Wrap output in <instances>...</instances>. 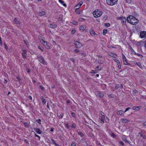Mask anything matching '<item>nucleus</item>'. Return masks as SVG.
Here are the masks:
<instances>
[{
  "mask_svg": "<svg viewBox=\"0 0 146 146\" xmlns=\"http://www.w3.org/2000/svg\"><path fill=\"white\" fill-rule=\"evenodd\" d=\"M133 18H134V17L132 15H129L128 16L126 20L127 22L131 23L133 25H136L138 23V21L137 20H136V22L133 21Z\"/></svg>",
  "mask_w": 146,
  "mask_h": 146,
  "instance_id": "f257e3e1",
  "label": "nucleus"
},
{
  "mask_svg": "<svg viewBox=\"0 0 146 146\" xmlns=\"http://www.w3.org/2000/svg\"><path fill=\"white\" fill-rule=\"evenodd\" d=\"M103 12L98 10H96L93 12V15L94 17L98 18L100 17L102 14Z\"/></svg>",
  "mask_w": 146,
  "mask_h": 146,
  "instance_id": "f03ea898",
  "label": "nucleus"
},
{
  "mask_svg": "<svg viewBox=\"0 0 146 146\" xmlns=\"http://www.w3.org/2000/svg\"><path fill=\"white\" fill-rule=\"evenodd\" d=\"M117 0H106V3L108 5L113 6L116 4Z\"/></svg>",
  "mask_w": 146,
  "mask_h": 146,
  "instance_id": "7ed1b4c3",
  "label": "nucleus"
},
{
  "mask_svg": "<svg viewBox=\"0 0 146 146\" xmlns=\"http://www.w3.org/2000/svg\"><path fill=\"white\" fill-rule=\"evenodd\" d=\"M117 20H121V23L123 24H124L126 23V18L122 16L119 17H117Z\"/></svg>",
  "mask_w": 146,
  "mask_h": 146,
  "instance_id": "20e7f679",
  "label": "nucleus"
},
{
  "mask_svg": "<svg viewBox=\"0 0 146 146\" xmlns=\"http://www.w3.org/2000/svg\"><path fill=\"white\" fill-rule=\"evenodd\" d=\"M38 38L40 40V42L45 46L48 44L46 42L44 41L43 40L42 37L40 36H38Z\"/></svg>",
  "mask_w": 146,
  "mask_h": 146,
  "instance_id": "39448f33",
  "label": "nucleus"
},
{
  "mask_svg": "<svg viewBox=\"0 0 146 146\" xmlns=\"http://www.w3.org/2000/svg\"><path fill=\"white\" fill-rule=\"evenodd\" d=\"M38 60L39 61L42 63L44 64H46V62L43 58L42 56L38 57Z\"/></svg>",
  "mask_w": 146,
  "mask_h": 146,
  "instance_id": "423d86ee",
  "label": "nucleus"
},
{
  "mask_svg": "<svg viewBox=\"0 0 146 146\" xmlns=\"http://www.w3.org/2000/svg\"><path fill=\"white\" fill-rule=\"evenodd\" d=\"M74 44L76 47L77 48H80L82 46V44L80 43L78 41H76L74 43Z\"/></svg>",
  "mask_w": 146,
  "mask_h": 146,
  "instance_id": "0eeeda50",
  "label": "nucleus"
},
{
  "mask_svg": "<svg viewBox=\"0 0 146 146\" xmlns=\"http://www.w3.org/2000/svg\"><path fill=\"white\" fill-rule=\"evenodd\" d=\"M140 36L142 38L146 37V31L141 32L140 33Z\"/></svg>",
  "mask_w": 146,
  "mask_h": 146,
  "instance_id": "6e6552de",
  "label": "nucleus"
},
{
  "mask_svg": "<svg viewBox=\"0 0 146 146\" xmlns=\"http://www.w3.org/2000/svg\"><path fill=\"white\" fill-rule=\"evenodd\" d=\"M27 52V51L26 49L23 50V52L22 53V54L23 58L25 59L26 58Z\"/></svg>",
  "mask_w": 146,
  "mask_h": 146,
  "instance_id": "1a4fd4ad",
  "label": "nucleus"
},
{
  "mask_svg": "<svg viewBox=\"0 0 146 146\" xmlns=\"http://www.w3.org/2000/svg\"><path fill=\"white\" fill-rule=\"evenodd\" d=\"M83 3V2H80L79 3V4L77 5L76 6L74 7V9H77L81 6V5H82Z\"/></svg>",
  "mask_w": 146,
  "mask_h": 146,
  "instance_id": "9d476101",
  "label": "nucleus"
},
{
  "mask_svg": "<svg viewBox=\"0 0 146 146\" xmlns=\"http://www.w3.org/2000/svg\"><path fill=\"white\" fill-rule=\"evenodd\" d=\"M90 33L91 36H95L97 35V34L95 33L94 31L92 29H91L90 31Z\"/></svg>",
  "mask_w": 146,
  "mask_h": 146,
  "instance_id": "9b49d317",
  "label": "nucleus"
},
{
  "mask_svg": "<svg viewBox=\"0 0 146 146\" xmlns=\"http://www.w3.org/2000/svg\"><path fill=\"white\" fill-rule=\"evenodd\" d=\"M97 94L96 95L97 97L100 98H102L104 96V94L103 93H97Z\"/></svg>",
  "mask_w": 146,
  "mask_h": 146,
  "instance_id": "f8f14e48",
  "label": "nucleus"
},
{
  "mask_svg": "<svg viewBox=\"0 0 146 146\" xmlns=\"http://www.w3.org/2000/svg\"><path fill=\"white\" fill-rule=\"evenodd\" d=\"M141 107L140 106H134L133 107V110H139L141 108Z\"/></svg>",
  "mask_w": 146,
  "mask_h": 146,
  "instance_id": "ddd939ff",
  "label": "nucleus"
},
{
  "mask_svg": "<svg viewBox=\"0 0 146 146\" xmlns=\"http://www.w3.org/2000/svg\"><path fill=\"white\" fill-rule=\"evenodd\" d=\"M105 115H104L103 116H102L101 117V118L100 119V122L101 123V124H103L104 123V119H105Z\"/></svg>",
  "mask_w": 146,
  "mask_h": 146,
  "instance_id": "4468645a",
  "label": "nucleus"
},
{
  "mask_svg": "<svg viewBox=\"0 0 146 146\" xmlns=\"http://www.w3.org/2000/svg\"><path fill=\"white\" fill-rule=\"evenodd\" d=\"M48 26L49 27L53 28H55L57 27L56 25L54 24H50Z\"/></svg>",
  "mask_w": 146,
  "mask_h": 146,
  "instance_id": "2eb2a0df",
  "label": "nucleus"
},
{
  "mask_svg": "<svg viewBox=\"0 0 146 146\" xmlns=\"http://www.w3.org/2000/svg\"><path fill=\"white\" fill-rule=\"evenodd\" d=\"M45 13L44 11L39 12L38 13V15L39 16H42L44 15Z\"/></svg>",
  "mask_w": 146,
  "mask_h": 146,
  "instance_id": "dca6fc26",
  "label": "nucleus"
},
{
  "mask_svg": "<svg viewBox=\"0 0 146 146\" xmlns=\"http://www.w3.org/2000/svg\"><path fill=\"white\" fill-rule=\"evenodd\" d=\"M86 26L84 25H82L80 27V30L84 31L86 29Z\"/></svg>",
  "mask_w": 146,
  "mask_h": 146,
  "instance_id": "f3484780",
  "label": "nucleus"
},
{
  "mask_svg": "<svg viewBox=\"0 0 146 146\" xmlns=\"http://www.w3.org/2000/svg\"><path fill=\"white\" fill-rule=\"evenodd\" d=\"M139 136V135L141 137H142L144 139L146 138V136L144 134H142L141 133H138Z\"/></svg>",
  "mask_w": 146,
  "mask_h": 146,
  "instance_id": "a211bd4d",
  "label": "nucleus"
},
{
  "mask_svg": "<svg viewBox=\"0 0 146 146\" xmlns=\"http://www.w3.org/2000/svg\"><path fill=\"white\" fill-rule=\"evenodd\" d=\"M121 121L123 123H126L128 122H129V121L127 119H121Z\"/></svg>",
  "mask_w": 146,
  "mask_h": 146,
  "instance_id": "6ab92c4d",
  "label": "nucleus"
},
{
  "mask_svg": "<svg viewBox=\"0 0 146 146\" xmlns=\"http://www.w3.org/2000/svg\"><path fill=\"white\" fill-rule=\"evenodd\" d=\"M122 140L123 141L125 142H128V141L127 140V137L125 136H123L122 137Z\"/></svg>",
  "mask_w": 146,
  "mask_h": 146,
  "instance_id": "aec40b11",
  "label": "nucleus"
},
{
  "mask_svg": "<svg viewBox=\"0 0 146 146\" xmlns=\"http://www.w3.org/2000/svg\"><path fill=\"white\" fill-rule=\"evenodd\" d=\"M123 113V111L121 110H119V111H118L117 112V114L118 115H121Z\"/></svg>",
  "mask_w": 146,
  "mask_h": 146,
  "instance_id": "412c9836",
  "label": "nucleus"
},
{
  "mask_svg": "<svg viewBox=\"0 0 146 146\" xmlns=\"http://www.w3.org/2000/svg\"><path fill=\"white\" fill-rule=\"evenodd\" d=\"M14 23L16 24H18L19 23V22L17 20L16 18H15L13 20Z\"/></svg>",
  "mask_w": 146,
  "mask_h": 146,
  "instance_id": "4be33fe9",
  "label": "nucleus"
},
{
  "mask_svg": "<svg viewBox=\"0 0 146 146\" xmlns=\"http://www.w3.org/2000/svg\"><path fill=\"white\" fill-rule=\"evenodd\" d=\"M41 99L42 100V102L43 104H44L46 103V102L45 100L43 98V97H41Z\"/></svg>",
  "mask_w": 146,
  "mask_h": 146,
  "instance_id": "5701e85b",
  "label": "nucleus"
},
{
  "mask_svg": "<svg viewBox=\"0 0 146 146\" xmlns=\"http://www.w3.org/2000/svg\"><path fill=\"white\" fill-rule=\"evenodd\" d=\"M135 54L137 55L138 56L140 57L141 58H143V56L142 54L139 53H137L135 52Z\"/></svg>",
  "mask_w": 146,
  "mask_h": 146,
  "instance_id": "b1692460",
  "label": "nucleus"
},
{
  "mask_svg": "<svg viewBox=\"0 0 146 146\" xmlns=\"http://www.w3.org/2000/svg\"><path fill=\"white\" fill-rule=\"evenodd\" d=\"M42 131L39 129L37 128V133L42 135Z\"/></svg>",
  "mask_w": 146,
  "mask_h": 146,
  "instance_id": "393cba45",
  "label": "nucleus"
},
{
  "mask_svg": "<svg viewBox=\"0 0 146 146\" xmlns=\"http://www.w3.org/2000/svg\"><path fill=\"white\" fill-rule=\"evenodd\" d=\"M109 55L110 56L112 57H115V54L114 53H109Z\"/></svg>",
  "mask_w": 146,
  "mask_h": 146,
  "instance_id": "a878e982",
  "label": "nucleus"
},
{
  "mask_svg": "<svg viewBox=\"0 0 146 146\" xmlns=\"http://www.w3.org/2000/svg\"><path fill=\"white\" fill-rule=\"evenodd\" d=\"M24 124L25 127H29V125L27 122H25Z\"/></svg>",
  "mask_w": 146,
  "mask_h": 146,
  "instance_id": "bb28decb",
  "label": "nucleus"
},
{
  "mask_svg": "<svg viewBox=\"0 0 146 146\" xmlns=\"http://www.w3.org/2000/svg\"><path fill=\"white\" fill-rule=\"evenodd\" d=\"M72 23L73 25H76L78 24V23L75 21H73Z\"/></svg>",
  "mask_w": 146,
  "mask_h": 146,
  "instance_id": "cd10ccee",
  "label": "nucleus"
},
{
  "mask_svg": "<svg viewBox=\"0 0 146 146\" xmlns=\"http://www.w3.org/2000/svg\"><path fill=\"white\" fill-rule=\"evenodd\" d=\"M105 121L106 122L108 123L109 121V119L107 117H106V118L105 119Z\"/></svg>",
  "mask_w": 146,
  "mask_h": 146,
  "instance_id": "c85d7f7f",
  "label": "nucleus"
},
{
  "mask_svg": "<svg viewBox=\"0 0 146 146\" xmlns=\"http://www.w3.org/2000/svg\"><path fill=\"white\" fill-rule=\"evenodd\" d=\"M107 30L106 29H104L103 30V34L104 35H105L106 34L107 32Z\"/></svg>",
  "mask_w": 146,
  "mask_h": 146,
  "instance_id": "c756f323",
  "label": "nucleus"
},
{
  "mask_svg": "<svg viewBox=\"0 0 146 146\" xmlns=\"http://www.w3.org/2000/svg\"><path fill=\"white\" fill-rule=\"evenodd\" d=\"M98 62L100 64H102L103 63V61L101 60H98Z\"/></svg>",
  "mask_w": 146,
  "mask_h": 146,
  "instance_id": "7c9ffc66",
  "label": "nucleus"
},
{
  "mask_svg": "<svg viewBox=\"0 0 146 146\" xmlns=\"http://www.w3.org/2000/svg\"><path fill=\"white\" fill-rule=\"evenodd\" d=\"M78 135H80L81 137H83V134L81 132H78Z\"/></svg>",
  "mask_w": 146,
  "mask_h": 146,
  "instance_id": "2f4dec72",
  "label": "nucleus"
},
{
  "mask_svg": "<svg viewBox=\"0 0 146 146\" xmlns=\"http://www.w3.org/2000/svg\"><path fill=\"white\" fill-rule=\"evenodd\" d=\"M108 96L110 98H113L114 97V96L113 94H111L109 95Z\"/></svg>",
  "mask_w": 146,
  "mask_h": 146,
  "instance_id": "473e14b6",
  "label": "nucleus"
},
{
  "mask_svg": "<svg viewBox=\"0 0 146 146\" xmlns=\"http://www.w3.org/2000/svg\"><path fill=\"white\" fill-rule=\"evenodd\" d=\"M119 87V84H117L116 85L115 88V90H116L118 89Z\"/></svg>",
  "mask_w": 146,
  "mask_h": 146,
  "instance_id": "72a5a7b5",
  "label": "nucleus"
},
{
  "mask_svg": "<svg viewBox=\"0 0 146 146\" xmlns=\"http://www.w3.org/2000/svg\"><path fill=\"white\" fill-rule=\"evenodd\" d=\"M76 143L74 142H73L72 143L71 146H76Z\"/></svg>",
  "mask_w": 146,
  "mask_h": 146,
  "instance_id": "f704fd0d",
  "label": "nucleus"
},
{
  "mask_svg": "<svg viewBox=\"0 0 146 146\" xmlns=\"http://www.w3.org/2000/svg\"><path fill=\"white\" fill-rule=\"evenodd\" d=\"M63 115H64L63 113H61L59 116V118H62V117H63Z\"/></svg>",
  "mask_w": 146,
  "mask_h": 146,
  "instance_id": "c9c22d12",
  "label": "nucleus"
},
{
  "mask_svg": "<svg viewBox=\"0 0 146 146\" xmlns=\"http://www.w3.org/2000/svg\"><path fill=\"white\" fill-rule=\"evenodd\" d=\"M141 43H144V42H142L141 41H140V42H138L137 44L138 45H140V46H141Z\"/></svg>",
  "mask_w": 146,
  "mask_h": 146,
  "instance_id": "e433bc0d",
  "label": "nucleus"
},
{
  "mask_svg": "<svg viewBox=\"0 0 146 146\" xmlns=\"http://www.w3.org/2000/svg\"><path fill=\"white\" fill-rule=\"evenodd\" d=\"M122 56L123 60V61H125V60H126L125 56L123 54H122Z\"/></svg>",
  "mask_w": 146,
  "mask_h": 146,
  "instance_id": "4c0bfd02",
  "label": "nucleus"
},
{
  "mask_svg": "<svg viewBox=\"0 0 146 146\" xmlns=\"http://www.w3.org/2000/svg\"><path fill=\"white\" fill-rule=\"evenodd\" d=\"M16 78L17 79L19 82H20V81L21 80V79L20 78L19 76H18L16 77Z\"/></svg>",
  "mask_w": 146,
  "mask_h": 146,
  "instance_id": "58836bf2",
  "label": "nucleus"
},
{
  "mask_svg": "<svg viewBox=\"0 0 146 146\" xmlns=\"http://www.w3.org/2000/svg\"><path fill=\"white\" fill-rule=\"evenodd\" d=\"M75 12L78 14H80V12L79 11H78V10L75 9Z\"/></svg>",
  "mask_w": 146,
  "mask_h": 146,
  "instance_id": "ea45409f",
  "label": "nucleus"
},
{
  "mask_svg": "<svg viewBox=\"0 0 146 146\" xmlns=\"http://www.w3.org/2000/svg\"><path fill=\"white\" fill-rule=\"evenodd\" d=\"M125 62L124 61V63L125 65H126L127 64H128L127 63V62L126 60H125Z\"/></svg>",
  "mask_w": 146,
  "mask_h": 146,
  "instance_id": "a19ab883",
  "label": "nucleus"
},
{
  "mask_svg": "<svg viewBox=\"0 0 146 146\" xmlns=\"http://www.w3.org/2000/svg\"><path fill=\"white\" fill-rule=\"evenodd\" d=\"M133 21L134 22H136V20H137L139 22V20L138 19H136L135 18V17H134V18H133Z\"/></svg>",
  "mask_w": 146,
  "mask_h": 146,
  "instance_id": "79ce46f5",
  "label": "nucleus"
},
{
  "mask_svg": "<svg viewBox=\"0 0 146 146\" xmlns=\"http://www.w3.org/2000/svg\"><path fill=\"white\" fill-rule=\"evenodd\" d=\"M137 65L140 68H141L142 67L141 64L139 63H137Z\"/></svg>",
  "mask_w": 146,
  "mask_h": 146,
  "instance_id": "37998d69",
  "label": "nucleus"
},
{
  "mask_svg": "<svg viewBox=\"0 0 146 146\" xmlns=\"http://www.w3.org/2000/svg\"><path fill=\"white\" fill-rule=\"evenodd\" d=\"M38 86H39V87L40 88V89H41V90H44V88L43 87V86H41L40 85L39 86L38 85Z\"/></svg>",
  "mask_w": 146,
  "mask_h": 146,
  "instance_id": "c03bdc74",
  "label": "nucleus"
},
{
  "mask_svg": "<svg viewBox=\"0 0 146 146\" xmlns=\"http://www.w3.org/2000/svg\"><path fill=\"white\" fill-rule=\"evenodd\" d=\"M125 1H126V2L127 3H131V0H125Z\"/></svg>",
  "mask_w": 146,
  "mask_h": 146,
  "instance_id": "a18cd8bd",
  "label": "nucleus"
},
{
  "mask_svg": "<svg viewBox=\"0 0 146 146\" xmlns=\"http://www.w3.org/2000/svg\"><path fill=\"white\" fill-rule=\"evenodd\" d=\"M74 50L75 52L76 53H78L80 52L79 50L78 49H75Z\"/></svg>",
  "mask_w": 146,
  "mask_h": 146,
  "instance_id": "49530a36",
  "label": "nucleus"
},
{
  "mask_svg": "<svg viewBox=\"0 0 146 146\" xmlns=\"http://www.w3.org/2000/svg\"><path fill=\"white\" fill-rule=\"evenodd\" d=\"M45 46L47 49H49L50 48V46L48 44Z\"/></svg>",
  "mask_w": 146,
  "mask_h": 146,
  "instance_id": "de8ad7c7",
  "label": "nucleus"
},
{
  "mask_svg": "<svg viewBox=\"0 0 146 146\" xmlns=\"http://www.w3.org/2000/svg\"><path fill=\"white\" fill-rule=\"evenodd\" d=\"M111 136L113 138H115V135L113 133H112V134H111Z\"/></svg>",
  "mask_w": 146,
  "mask_h": 146,
  "instance_id": "09e8293b",
  "label": "nucleus"
},
{
  "mask_svg": "<svg viewBox=\"0 0 146 146\" xmlns=\"http://www.w3.org/2000/svg\"><path fill=\"white\" fill-rule=\"evenodd\" d=\"M75 126H76L75 124L74 123H73L72 124V125H71V127H72V128H75Z\"/></svg>",
  "mask_w": 146,
  "mask_h": 146,
  "instance_id": "8fccbe9b",
  "label": "nucleus"
},
{
  "mask_svg": "<svg viewBox=\"0 0 146 146\" xmlns=\"http://www.w3.org/2000/svg\"><path fill=\"white\" fill-rule=\"evenodd\" d=\"M105 26H107V27H109L110 25V24L109 23H105Z\"/></svg>",
  "mask_w": 146,
  "mask_h": 146,
  "instance_id": "3c124183",
  "label": "nucleus"
},
{
  "mask_svg": "<svg viewBox=\"0 0 146 146\" xmlns=\"http://www.w3.org/2000/svg\"><path fill=\"white\" fill-rule=\"evenodd\" d=\"M131 109V108H130L129 107V108H127L124 111V113L126 112V111H128L129 109Z\"/></svg>",
  "mask_w": 146,
  "mask_h": 146,
  "instance_id": "603ef678",
  "label": "nucleus"
},
{
  "mask_svg": "<svg viewBox=\"0 0 146 146\" xmlns=\"http://www.w3.org/2000/svg\"><path fill=\"white\" fill-rule=\"evenodd\" d=\"M62 14H61V15H60V17L58 18V19H59V21H62V19L61 18V17H62Z\"/></svg>",
  "mask_w": 146,
  "mask_h": 146,
  "instance_id": "864d4df0",
  "label": "nucleus"
},
{
  "mask_svg": "<svg viewBox=\"0 0 146 146\" xmlns=\"http://www.w3.org/2000/svg\"><path fill=\"white\" fill-rule=\"evenodd\" d=\"M24 141L25 142L27 143H28V142L27 140V139H23Z\"/></svg>",
  "mask_w": 146,
  "mask_h": 146,
  "instance_id": "5fc2aeb1",
  "label": "nucleus"
},
{
  "mask_svg": "<svg viewBox=\"0 0 146 146\" xmlns=\"http://www.w3.org/2000/svg\"><path fill=\"white\" fill-rule=\"evenodd\" d=\"M75 32H76V30L74 29H73L71 31L72 34H73L74 33H75Z\"/></svg>",
  "mask_w": 146,
  "mask_h": 146,
  "instance_id": "6e6d98bb",
  "label": "nucleus"
},
{
  "mask_svg": "<svg viewBox=\"0 0 146 146\" xmlns=\"http://www.w3.org/2000/svg\"><path fill=\"white\" fill-rule=\"evenodd\" d=\"M37 122L39 123L40 124H41V120L40 119H37Z\"/></svg>",
  "mask_w": 146,
  "mask_h": 146,
  "instance_id": "4d7b16f0",
  "label": "nucleus"
},
{
  "mask_svg": "<svg viewBox=\"0 0 146 146\" xmlns=\"http://www.w3.org/2000/svg\"><path fill=\"white\" fill-rule=\"evenodd\" d=\"M114 61H115L117 62V65H118V64H120V62H119V61L118 60H117L115 59V60H114Z\"/></svg>",
  "mask_w": 146,
  "mask_h": 146,
  "instance_id": "13d9d810",
  "label": "nucleus"
},
{
  "mask_svg": "<svg viewBox=\"0 0 146 146\" xmlns=\"http://www.w3.org/2000/svg\"><path fill=\"white\" fill-rule=\"evenodd\" d=\"M27 72H28V73H29L30 72L31 70L29 68H27Z\"/></svg>",
  "mask_w": 146,
  "mask_h": 146,
  "instance_id": "bf43d9fd",
  "label": "nucleus"
},
{
  "mask_svg": "<svg viewBox=\"0 0 146 146\" xmlns=\"http://www.w3.org/2000/svg\"><path fill=\"white\" fill-rule=\"evenodd\" d=\"M119 143L123 145H124V143L122 141H120L119 142Z\"/></svg>",
  "mask_w": 146,
  "mask_h": 146,
  "instance_id": "052dcab7",
  "label": "nucleus"
},
{
  "mask_svg": "<svg viewBox=\"0 0 146 146\" xmlns=\"http://www.w3.org/2000/svg\"><path fill=\"white\" fill-rule=\"evenodd\" d=\"M71 115L73 117H74L75 115V113L73 112H72L71 113Z\"/></svg>",
  "mask_w": 146,
  "mask_h": 146,
  "instance_id": "680f3d73",
  "label": "nucleus"
},
{
  "mask_svg": "<svg viewBox=\"0 0 146 146\" xmlns=\"http://www.w3.org/2000/svg\"><path fill=\"white\" fill-rule=\"evenodd\" d=\"M107 16L106 15H105L103 17V19L104 20H106L107 18Z\"/></svg>",
  "mask_w": 146,
  "mask_h": 146,
  "instance_id": "e2e57ef3",
  "label": "nucleus"
},
{
  "mask_svg": "<svg viewBox=\"0 0 146 146\" xmlns=\"http://www.w3.org/2000/svg\"><path fill=\"white\" fill-rule=\"evenodd\" d=\"M24 41L25 43V44H26V45H27V47H28V45L29 44H28V42H26L25 40H24Z\"/></svg>",
  "mask_w": 146,
  "mask_h": 146,
  "instance_id": "0e129e2a",
  "label": "nucleus"
},
{
  "mask_svg": "<svg viewBox=\"0 0 146 146\" xmlns=\"http://www.w3.org/2000/svg\"><path fill=\"white\" fill-rule=\"evenodd\" d=\"M59 1L62 4L64 2V1H62L61 0H59Z\"/></svg>",
  "mask_w": 146,
  "mask_h": 146,
  "instance_id": "69168bd1",
  "label": "nucleus"
},
{
  "mask_svg": "<svg viewBox=\"0 0 146 146\" xmlns=\"http://www.w3.org/2000/svg\"><path fill=\"white\" fill-rule=\"evenodd\" d=\"M4 45H5V48L7 50V48H8V47L7 46V45L6 44H5Z\"/></svg>",
  "mask_w": 146,
  "mask_h": 146,
  "instance_id": "338daca9",
  "label": "nucleus"
},
{
  "mask_svg": "<svg viewBox=\"0 0 146 146\" xmlns=\"http://www.w3.org/2000/svg\"><path fill=\"white\" fill-rule=\"evenodd\" d=\"M66 128L68 129L69 128V126L68 125V124H66Z\"/></svg>",
  "mask_w": 146,
  "mask_h": 146,
  "instance_id": "774afa93",
  "label": "nucleus"
}]
</instances>
